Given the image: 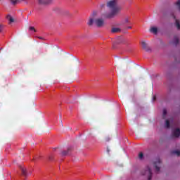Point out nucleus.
Returning a JSON list of instances; mask_svg holds the SVG:
<instances>
[{"label":"nucleus","mask_w":180,"mask_h":180,"mask_svg":"<svg viewBox=\"0 0 180 180\" xmlns=\"http://www.w3.org/2000/svg\"><path fill=\"white\" fill-rule=\"evenodd\" d=\"M175 5L177 8V9L180 11V0H178L176 3Z\"/></svg>","instance_id":"16"},{"label":"nucleus","mask_w":180,"mask_h":180,"mask_svg":"<svg viewBox=\"0 0 180 180\" xmlns=\"http://www.w3.org/2000/svg\"><path fill=\"white\" fill-rule=\"evenodd\" d=\"M141 46L145 51H151V48L148 46V45H147V43H146V41H141Z\"/></svg>","instance_id":"6"},{"label":"nucleus","mask_w":180,"mask_h":180,"mask_svg":"<svg viewBox=\"0 0 180 180\" xmlns=\"http://www.w3.org/2000/svg\"><path fill=\"white\" fill-rule=\"evenodd\" d=\"M72 151V146L68 148L67 150H63L61 152L62 157H65V155H70V153Z\"/></svg>","instance_id":"5"},{"label":"nucleus","mask_w":180,"mask_h":180,"mask_svg":"<svg viewBox=\"0 0 180 180\" xmlns=\"http://www.w3.org/2000/svg\"><path fill=\"white\" fill-rule=\"evenodd\" d=\"M19 168H20V171L22 172V174L24 176H27V172H26V169L25 167H23V166H22V165H20Z\"/></svg>","instance_id":"9"},{"label":"nucleus","mask_w":180,"mask_h":180,"mask_svg":"<svg viewBox=\"0 0 180 180\" xmlns=\"http://www.w3.org/2000/svg\"><path fill=\"white\" fill-rule=\"evenodd\" d=\"M111 32L112 33H120V32H122V30L119 27H113Z\"/></svg>","instance_id":"11"},{"label":"nucleus","mask_w":180,"mask_h":180,"mask_svg":"<svg viewBox=\"0 0 180 180\" xmlns=\"http://www.w3.org/2000/svg\"><path fill=\"white\" fill-rule=\"evenodd\" d=\"M167 116V109H163V119H165V117Z\"/></svg>","instance_id":"20"},{"label":"nucleus","mask_w":180,"mask_h":180,"mask_svg":"<svg viewBox=\"0 0 180 180\" xmlns=\"http://www.w3.org/2000/svg\"><path fill=\"white\" fill-rule=\"evenodd\" d=\"M139 160H143V158H144V154L142 152H141L139 154Z\"/></svg>","instance_id":"18"},{"label":"nucleus","mask_w":180,"mask_h":180,"mask_svg":"<svg viewBox=\"0 0 180 180\" xmlns=\"http://www.w3.org/2000/svg\"><path fill=\"white\" fill-rule=\"evenodd\" d=\"M157 99V97H155V96H154L153 97V101H155Z\"/></svg>","instance_id":"24"},{"label":"nucleus","mask_w":180,"mask_h":180,"mask_svg":"<svg viewBox=\"0 0 180 180\" xmlns=\"http://www.w3.org/2000/svg\"><path fill=\"white\" fill-rule=\"evenodd\" d=\"M20 1H26V0H20Z\"/></svg>","instance_id":"29"},{"label":"nucleus","mask_w":180,"mask_h":180,"mask_svg":"<svg viewBox=\"0 0 180 180\" xmlns=\"http://www.w3.org/2000/svg\"><path fill=\"white\" fill-rule=\"evenodd\" d=\"M179 43V39L178 38V37H174L173 44H175V46H176Z\"/></svg>","instance_id":"13"},{"label":"nucleus","mask_w":180,"mask_h":180,"mask_svg":"<svg viewBox=\"0 0 180 180\" xmlns=\"http://www.w3.org/2000/svg\"><path fill=\"white\" fill-rule=\"evenodd\" d=\"M176 26L177 29L179 30L180 23H179V21H178V20H176Z\"/></svg>","instance_id":"19"},{"label":"nucleus","mask_w":180,"mask_h":180,"mask_svg":"<svg viewBox=\"0 0 180 180\" xmlns=\"http://www.w3.org/2000/svg\"><path fill=\"white\" fill-rule=\"evenodd\" d=\"M169 126H170V124H169V120H166V122H165V127H166L167 129H169Z\"/></svg>","instance_id":"17"},{"label":"nucleus","mask_w":180,"mask_h":180,"mask_svg":"<svg viewBox=\"0 0 180 180\" xmlns=\"http://www.w3.org/2000/svg\"><path fill=\"white\" fill-rule=\"evenodd\" d=\"M10 2H11V4L13 5H16V4H18V2H20V0H9Z\"/></svg>","instance_id":"15"},{"label":"nucleus","mask_w":180,"mask_h":180,"mask_svg":"<svg viewBox=\"0 0 180 180\" xmlns=\"http://www.w3.org/2000/svg\"><path fill=\"white\" fill-rule=\"evenodd\" d=\"M107 8L110 10V12H105L103 14V18L105 19H113L120 13L122 8L119 6L118 0H110L107 2Z\"/></svg>","instance_id":"1"},{"label":"nucleus","mask_w":180,"mask_h":180,"mask_svg":"<svg viewBox=\"0 0 180 180\" xmlns=\"http://www.w3.org/2000/svg\"><path fill=\"white\" fill-rule=\"evenodd\" d=\"M173 137H179L180 136V129L177 128L172 132Z\"/></svg>","instance_id":"7"},{"label":"nucleus","mask_w":180,"mask_h":180,"mask_svg":"<svg viewBox=\"0 0 180 180\" xmlns=\"http://www.w3.org/2000/svg\"><path fill=\"white\" fill-rule=\"evenodd\" d=\"M39 4H41V5L43 4H51L53 2V0H38Z\"/></svg>","instance_id":"8"},{"label":"nucleus","mask_w":180,"mask_h":180,"mask_svg":"<svg viewBox=\"0 0 180 180\" xmlns=\"http://www.w3.org/2000/svg\"><path fill=\"white\" fill-rule=\"evenodd\" d=\"M124 23H130V20H129V18H125L124 20Z\"/></svg>","instance_id":"21"},{"label":"nucleus","mask_w":180,"mask_h":180,"mask_svg":"<svg viewBox=\"0 0 180 180\" xmlns=\"http://www.w3.org/2000/svg\"><path fill=\"white\" fill-rule=\"evenodd\" d=\"M38 39H39L40 40H43V37H38Z\"/></svg>","instance_id":"25"},{"label":"nucleus","mask_w":180,"mask_h":180,"mask_svg":"<svg viewBox=\"0 0 180 180\" xmlns=\"http://www.w3.org/2000/svg\"><path fill=\"white\" fill-rule=\"evenodd\" d=\"M127 29H131V27L129 26L127 27Z\"/></svg>","instance_id":"27"},{"label":"nucleus","mask_w":180,"mask_h":180,"mask_svg":"<svg viewBox=\"0 0 180 180\" xmlns=\"http://www.w3.org/2000/svg\"><path fill=\"white\" fill-rule=\"evenodd\" d=\"M6 19L9 21L10 23H13L15 22V20L11 16V15H8L6 16Z\"/></svg>","instance_id":"12"},{"label":"nucleus","mask_w":180,"mask_h":180,"mask_svg":"<svg viewBox=\"0 0 180 180\" xmlns=\"http://www.w3.org/2000/svg\"><path fill=\"white\" fill-rule=\"evenodd\" d=\"M153 165L155 167V171L157 174L160 172V167H161V159L157 158L153 162Z\"/></svg>","instance_id":"4"},{"label":"nucleus","mask_w":180,"mask_h":180,"mask_svg":"<svg viewBox=\"0 0 180 180\" xmlns=\"http://www.w3.org/2000/svg\"><path fill=\"white\" fill-rule=\"evenodd\" d=\"M4 30V25L0 24V33Z\"/></svg>","instance_id":"22"},{"label":"nucleus","mask_w":180,"mask_h":180,"mask_svg":"<svg viewBox=\"0 0 180 180\" xmlns=\"http://www.w3.org/2000/svg\"><path fill=\"white\" fill-rule=\"evenodd\" d=\"M95 15L96 13H93V14L89 18V21L87 22V25L89 27H92L94 25L96 26V27H103L105 25V20L103 18H95Z\"/></svg>","instance_id":"2"},{"label":"nucleus","mask_w":180,"mask_h":180,"mask_svg":"<svg viewBox=\"0 0 180 180\" xmlns=\"http://www.w3.org/2000/svg\"><path fill=\"white\" fill-rule=\"evenodd\" d=\"M150 33H153L154 34H157L158 33V28L155 27H152L149 29Z\"/></svg>","instance_id":"10"},{"label":"nucleus","mask_w":180,"mask_h":180,"mask_svg":"<svg viewBox=\"0 0 180 180\" xmlns=\"http://www.w3.org/2000/svg\"><path fill=\"white\" fill-rule=\"evenodd\" d=\"M109 140H110L109 138L105 139V141H109Z\"/></svg>","instance_id":"26"},{"label":"nucleus","mask_w":180,"mask_h":180,"mask_svg":"<svg viewBox=\"0 0 180 180\" xmlns=\"http://www.w3.org/2000/svg\"><path fill=\"white\" fill-rule=\"evenodd\" d=\"M172 154H175L177 155V157H179L180 155V150H172Z\"/></svg>","instance_id":"14"},{"label":"nucleus","mask_w":180,"mask_h":180,"mask_svg":"<svg viewBox=\"0 0 180 180\" xmlns=\"http://www.w3.org/2000/svg\"><path fill=\"white\" fill-rule=\"evenodd\" d=\"M142 175L144 176H147L148 180H151V178L153 176V172H151V168L148 166L145 170L142 172Z\"/></svg>","instance_id":"3"},{"label":"nucleus","mask_w":180,"mask_h":180,"mask_svg":"<svg viewBox=\"0 0 180 180\" xmlns=\"http://www.w3.org/2000/svg\"><path fill=\"white\" fill-rule=\"evenodd\" d=\"M33 160H34V161H36V158H34Z\"/></svg>","instance_id":"28"},{"label":"nucleus","mask_w":180,"mask_h":180,"mask_svg":"<svg viewBox=\"0 0 180 180\" xmlns=\"http://www.w3.org/2000/svg\"><path fill=\"white\" fill-rule=\"evenodd\" d=\"M30 30H34V32H36V30L34 29V27H30Z\"/></svg>","instance_id":"23"}]
</instances>
